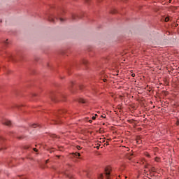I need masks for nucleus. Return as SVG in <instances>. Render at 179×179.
<instances>
[{
  "label": "nucleus",
  "instance_id": "1",
  "mask_svg": "<svg viewBox=\"0 0 179 179\" xmlns=\"http://www.w3.org/2000/svg\"><path fill=\"white\" fill-rule=\"evenodd\" d=\"M58 19H59L60 22H65V20L64 18H62L60 17H55L53 15H50L48 18V20L50 22H52L53 23H55V20H58Z\"/></svg>",
  "mask_w": 179,
  "mask_h": 179
},
{
  "label": "nucleus",
  "instance_id": "2",
  "mask_svg": "<svg viewBox=\"0 0 179 179\" xmlns=\"http://www.w3.org/2000/svg\"><path fill=\"white\" fill-rule=\"evenodd\" d=\"M105 176L107 179H111V168L110 166L105 168Z\"/></svg>",
  "mask_w": 179,
  "mask_h": 179
},
{
  "label": "nucleus",
  "instance_id": "3",
  "mask_svg": "<svg viewBox=\"0 0 179 179\" xmlns=\"http://www.w3.org/2000/svg\"><path fill=\"white\" fill-rule=\"evenodd\" d=\"M0 122L3 124V125H7V127H10V125H12V122H10V120H1L0 119Z\"/></svg>",
  "mask_w": 179,
  "mask_h": 179
},
{
  "label": "nucleus",
  "instance_id": "4",
  "mask_svg": "<svg viewBox=\"0 0 179 179\" xmlns=\"http://www.w3.org/2000/svg\"><path fill=\"white\" fill-rule=\"evenodd\" d=\"M7 58H8L9 61H12V62H16V59H15V55L11 53H8L7 55Z\"/></svg>",
  "mask_w": 179,
  "mask_h": 179
},
{
  "label": "nucleus",
  "instance_id": "5",
  "mask_svg": "<svg viewBox=\"0 0 179 179\" xmlns=\"http://www.w3.org/2000/svg\"><path fill=\"white\" fill-rule=\"evenodd\" d=\"M65 113H66V110H60L56 113V116L59 117V115H62V114H65Z\"/></svg>",
  "mask_w": 179,
  "mask_h": 179
},
{
  "label": "nucleus",
  "instance_id": "6",
  "mask_svg": "<svg viewBox=\"0 0 179 179\" xmlns=\"http://www.w3.org/2000/svg\"><path fill=\"white\" fill-rule=\"evenodd\" d=\"M145 168L148 169V170H151L152 171H155V167H153L152 165H146Z\"/></svg>",
  "mask_w": 179,
  "mask_h": 179
},
{
  "label": "nucleus",
  "instance_id": "7",
  "mask_svg": "<svg viewBox=\"0 0 179 179\" xmlns=\"http://www.w3.org/2000/svg\"><path fill=\"white\" fill-rule=\"evenodd\" d=\"M78 102L79 103H83V104H85V103H87V101H86V99H85L80 98L78 99Z\"/></svg>",
  "mask_w": 179,
  "mask_h": 179
},
{
  "label": "nucleus",
  "instance_id": "8",
  "mask_svg": "<svg viewBox=\"0 0 179 179\" xmlns=\"http://www.w3.org/2000/svg\"><path fill=\"white\" fill-rule=\"evenodd\" d=\"M71 19L72 20H77L78 19H79V17L75 14H72Z\"/></svg>",
  "mask_w": 179,
  "mask_h": 179
},
{
  "label": "nucleus",
  "instance_id": "9",
  "mask_svg": "<svg viewBox=\"0 0 179 179\" xmlns=\"http://www.w3.org/2000/svg\"><path fill=\"white\" fill-rule=\"evenodd\" d=\"M3 44H4V45H8V44H9V42L8 41V39L6 40H3L1 42Z\"/></svg>",
  "mask_w": 179,
  "mask_h": 179
},
{
  "label": "nucleus",
  "instance_id": "10",
  "mask_svg": "<svg viewBox=\"0 0 179 179\" xmlns=\"http://www.w3.org/2000/svg\"><path fill=\"white\" fill-rule=\"evenodd\" d=\"M50 97L51 99V100H52L54 101V100H55V96H54V93H52L50 95Z\"/></svg>",
  "mask_w": 179,
  "mask_h": 179
},
{
  "label": "nucleus",
  "instance_id": "11",
  "mask_svg": "<svg viewBox=\"0 0 179 179\" xmlns=\"http://www.w3.org/2000/svg\"><path fill=\"white\" fill-rule=\"evenodd\" d=\"M73 156H74V157H77V156H80V153L79 152H75L73 154Z\"/></svg>",
  "mask_w": 179,
  "mask_h": 179
},
{
  "label": "nucleus",
  "instance_id": "12",
  "mask_svg": "<svg viewBox=\"0 0 179 179\" xmlns=\"http://www.w3.org/2000/svg\"><path fill=\"white\" fill-rule=\"evenodd\" d=\"M31 127L32 128H36V127H38V124H31Z\"/></svg>",
  "mask_w": 179,
  "mask_h": 179
},
{
  "label": "nucleus",
  "instance_id": "13",
  "mask_svg": "<svg viewBox=\"0 0 179 179\" xmlns=\"http://www.w3.org/2000/svg\"><path fill=\"white\" fill-rule=\"evenodd\" d=\"M5 141V138L0 136V142Z\"/></svg>",
  "mask_w": 179,
  "mask_h": 179
},
{
  "label": "nucleus",
  "instance_id": "14",
  "mask_svg": "<svg viewBox=\"0 0 179 179\" xmlns=\"http://www.w3.org/2000/svg\"><path fill=\"white\" fill-rule=\"evenodd\" d=\"M170 18L169 17H165V22H169Z\"/></svg>",
  "mask_w": 179,
  "mask_h": 179
},
{
  "label": "nucleus",
  "instance_id": "15",
  "mask_svg": "<svg viewBox=\"0 0 179 179\" xmlns=\"http://www.w3.org/2000/svg\"><path fill=\"white\" fill-rule=\"evenodd\" d=\"M103 173H101L99 176V178H103Z\"/></svg>",
  "mask_w": 179,
  "mask_h": 179
},
{
  "label": "nucleus",
  "instance_id": "16",
  "mask_svg": "<svg viewBox=\"0 0 179 179\" xmlns=\"http://www.w3.org/2000/svg\"><path fill=\"white\" fill-rule=\"evenodd\" d=\"M77 149H78V150H80V149H82V147H80V145H78V146H77Z\"/></svg>",
  "mask_w": 179,
  "mask_h": 179
},
{
  "label": "nucleus",
  "instance_id": "17",
  "mask_svg": "<svg viewBox=\"0 0 179 179\" xmlns=\"http://www.w3.org/2000/svg\"><path fill=\"white\" fill-rule=\"evenodd\" d=\"M52 138H58V136L55 135V134H53L52 135Z\"/></svg>",
  "mask_w": 179,
  "mask_h": 179
},
{
  "label": "nucleus",
  "instance_id": "18",
  "mask_svg": "<svg viewBox=\"0 0 179 179\" xmlns=\"http://www.w3.org/2000/svg\"><path fill=\"white\" fill-rule=\"evenodd\" d=\"M159 158L157 157L155 158V162H159Z\"/></svg>",
  "mask_w": 179,
  "mask_h": 179
},
{
  "label": "nucleus",
  "instance_id": "19",
  "mask_svg": "<svg viewBox=\"0 0 179 179\" xmlns=\"http://www.w3.org/2000/svg\"><path fill=\"white\" fill-rule=\"evenodd\" d=\"M132 78H135V73L131 74Z\"/></svg>",
  "mask_w": 179,
  "mask_h": 179
},
{
  "label": "nucleus",
  "instance_id": "20",
  "mask_svg": "<svg viewBox=\"0 0 179 179\" xmlns=\"http://www.w3.org/2000/svg\"><path fill=\"white\" fill-rule=\"evenodd\" d=\"M92 120H96V116H93V117H92Z\"/></svg>",
  "mask_w": 179,
  "mask_h": 179
},
{
  "label": "nucleus",
  "instance_id": "21",
  "mask_svg": "<svg viewBox=\"0 0 179 179\" xmlns=\"http://www.w3.org/2000/svg\"><path fill=\"white\" fill-rule=\"evenodd\" d=\"M101 118H106V116L101 115Z\"/></svg>",
  "mask_w": 179,
  "mask_h": 179
},
{
  "label": "nucleus",
  "instance_id": "22",
  "mask_svg": "<svg viewBox=\"0 0 179 179\" xmlns=\"http://www.w3.org/2000/svg\"><path fill=\"white\" fill-rule=\"evenodd\" d=\"M3 149V147H0V150H2Z\"/></svg>",
  "mask_w": 179,
  "mask_h": 179
},
{
  "label": "nucleus",
  "instance_id": "23",
  "mask_svg": "<svg viewBox=\"0 0 179 179\" xmlns=\"http://www.w3.org/2000/svg\"><path fill=\"white\" fill-rule=\"evenodd\" d=\"M34 152H37L36 148H34Z\"/></svg>",
  "mask_w": 179,
  "mask_h": 179
},
{
  "label": "nucleus",
  "instance_id": "24",
  "mask_svg": "<svg viewBox=\"0 0 179 179\" xmlns=\"http://www.w3.org/2000/svg\"><path fill=\"white\" fill-rule=\"evenodd\" d=\"M96 149H100V146H97V147H96Z\"/></svg>",
  "mask_w": 179,
  "mask_h": 179
},
{
  "label": "nucleus",
  "instance_id": "25",
  "mask_svg": "<svg viewBox=\"0 0 179 179\" xmlns=\"http://www.w3.org/2000/svg\"><path fill=\"white\" fill-rule=\"evenodd\" d=\"M89 122H90V124H92V120H89Z\"/></svg>",
  "mask_w": 179,
  "mask_h": 179
},
{
  "label": "nucleus",
  "instance_id": "26",
  "mask_svg": "<svg viewBox=\"0 0 179 179\" xmlns=\"http://www.w3.org/2000/svg\"><path fill=\"white\" fill-rule=\"evenodd\" d=\"M129 160H131V159H132V157H129Z\"/></svg>",
  "mask_w": 179,
  "mask_h": 179
},
{
  "label": "nucleus",
  "instance_id": "27",
  "mask_svg": "<svg viewBox=\"0 0 179 179\" xmlns=\"http://www.w3.org/2000/svg\"><path fill=\"white\" fill-rule=\"evenodd\" d=\"M59 122H58V121L56 122V124H59Z\"/></svg>",
  "mask_w": 179,
  "mask_h": 179
},
{
  "label": "nucleus",
  "instance_id": "28",
  "mask_svg": "<svg viewBox=\"0 0 179 179\" xmlns=\"http://www.w3.org/2000/svg\"><path fill=\"white\" fill-rule=\"evenodd\" d=\"M83 64H86V61H84V62H83Z\"/></svg>",
  "mask_w": 179,
  "mask_h": 179
},
{
  "label": "nucleus",
  "instance_id": "29",
  "mask_svg": "<svg viewBox=\"0 0 179 179\" xmlns=\"http://www.w3.org/2000/svg\"><path fill=\"white\" fill-rule=\"evenodd\" d=\"M46 163H48V160H46Z\"/></svg>",
  "mask_w": 179,
  "mask_h": 179
},
{
  "label": "nucleus",
  "instance_id": "30",
  "mask_svg": "<svg viewBox=\"0 0 179 179\" xmlns=\"http://www.w3.org/2000/svg\"><path fill=\"white\" fill-rule=\"evenodd\" d=\"M125 178L127 179V178H128V177L125 176Z\"/></svg>",
  "mask_w": 179,
  "mask_h": 179
},
{
  "label": "nucleus",
  "instance_id": "31",
  "mask_svg": "<svg viewBox=\"0 0 179 179\" xmlns=\"http://www.w3.org/2000/svg\"><path fill=\"white\" fill-rule=\"evenodd\" d=\"M169 2H171V0H169Z\"/></svg>",
  "mask_w": 179,
  "mask_h": 179
},
{
  "label": "nucleus",
  "instance_id": "32",
  "mask_svg": "<svg viewBox=\"0 0 179 179\" xmlns=\"http://www.w3.org/2000/svg\"><path fill=\"white\" fill-rule=\"evenodd\" d=\"M113 13H115V12H113Z\"/></svg>",
  "mask_w": 179,
  "mask_h": 179
},
{
  "label": "nucleus",
  "instance_id": "33",
  "mask_svg": "<svg viewBox=\"0 0 179 179\" xmlns=\"http://www.w3.org/2000/svg\"><path fill=\"white\" fill-rule=\"evenodd\" d=\"M95 116H97V114H96Z\"/></svg>",
  "mask_w": 179,
  "mask_h": 179
},
{
  "label": "nucleus",
  "instance_id": "34",
  "mask_svg": "<svg viewBox=\"0 0 179 179\" xmlns=\"http://www.w3.org/2000/svg\"><path fill=\"white\" fill-rule=\"evenodd\" d=\"M67 176V177H69V176H68V175H66Z\"/></svg>",
  "mask_w": 179,
  "mask_h": 179
}]
</instances>
